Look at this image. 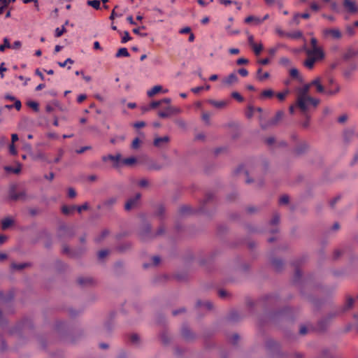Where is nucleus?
I'll return each mask as SVG.
<instances>
[{
  "mask_svg": "<svg viewBox=\"0 0 358 358\" xmlns=\"http://www.w3.org/2000/svg\"><path fill=\"white\" fill-rule=\"evenodd\" d=\"M310 48H304L307 58L303 62V65L308 69H313L315 64L322 61L325 57L323 48L318 45V41L316 38L313 37L310 39Z\"/></svg>",
  "mask_w": 358,
  "mask_h": 358,
  "instance_id": "obj_1",
  "label": "nucleus"
},
{
  "mask_svg": "<svg viewBox=\"0 0 358 358\" xmlns=\"http://www.w3.org/2000/svg\"><path fill=\"white\" fill-rule=\"evenodd\" d=\"M310 87V83L306 84L297 90L296 106L304 114H306L309 109V106L312 105L313 107H316L320 103L319 99H314L308 95Z\"/></svg>",
  "mask_w": 358,
  "mask_h": 358,
  "instance_id": "obj_2",
  "label": "nucleus"
},
{
  "mask_svg": "<svg viewBox=\"0 0 358 358\" xmlns=\"http://www.w3.org/2000/svg\"><path fill=\"white\" fill-rule=\"evenodd\" d=\"M9 197L10 199L17 201L19 199H25L26 193L24 191L20 192L18 193L16 192V185H13L10 187L9 189Z\"/></svg>",
  "mask_w": 358,
  "mask_h": 358,
  "instance_id": "obj_3",
  "label": "nucleus"
},
{
  "mask_svg": "<svg viewBox=\"0 0 358 358\" xmlns=\"http://www.w3.org/2000/svg\"><path fill=\"white\" fill-rule=\"evenodd\" d=\"M180 112L181 110L179 108L169 106L165 110L159 111L158 115L162 118H166L173 114L180 113Z\"/></svg>",
  "mask_w": 358,
  "mask_h": 358,
  "instance_id": "obj_4",
  "label": "nucleus"
},
{
  "mask_svg": "<svg viewBox=\"0 0 358 358\" xmlns=\"http://www.w3.org/2000/svg\"><path fill=\"white\" fill-rule=\"evenodd\" d=\"M170 142V138L168 136L156 137L154 139L153 145L157 148H164L166 147Z\"/></svg>",
  "mask_w": 358,
  "mask_h": 358,
  "instance_id": "obj_5",
  "label": "nucleus"
},
{
  "mask_svg": "<svg viewBox=\"0 0 358 358\" xmlns=\"http://www.w3.org/2000/svg\"><path fill=\"white\" fill-rule=\"evenodd\" d=\"M284 115V113L281 110H279L276 113L275 115L271 118L266 125L261 124L262 128L266 129L268 126H273L278 124V122L282 120Z\"/></svg>",
  "mask_w": 358,
  "mask_h": 358,
  "instance_id": "obj_6",
  "label": "nucleus"
},
{
  "mask_svg": "<svg viewBox=\"0 0 358 358\" xmlns=\"http://www.w3.org/2000/svg\"><path fill=\"white\" fill-rule=\"evenodd\" d=\"M141 195L140 193H137L134 197L130 198L127 203H125L124 208L126 210H130L133 208H134L140 199Z\"/></svg>",
  "mask_w": 358,
  "mask_h": 358,
  "instance_id": "obj_7",
  "label": "nucleus"
},
{
  "mask_svg": "<svg viewBox=\"0 0 358 358\" xmlns=\"http://www.w3.org/2000/svg\"><path fill=\"white\" fill-rule=\"evenodd\" d=\"M324 36H331L334 39H340L342 37V33L338 29H326L323 31Z\"/></svg>",
  "mask_w": 358,
  "mask_h": 358,
  "instance_id": "obj_8",
  "label": "nucleus"
},
{
  "mask_svg": "<svg viewBox=\"0 0 358 358\" xmlns=\"http://www.w3.org/2000/svg\"><path fill=\"white\" fill-rule=\"evenodd\" d=\"M343 6L348 12L351 13H355L358 10L355 1L343 0Z\"/></svg>",
  "mask_w": 358,
  "mask_h": 358,
  "instance_id": "obj_9",
  "label": "nucleus"
},
{
  "mask_svg": "<svg viewBox=\"0 0 358 358\" xmlns=\"http://www.w3.org/2000/svg\"><path fill=\"white\" fill-rule=\"evenodd\" d=\"M102 160L103 162H107L108 160H110L114 162V164H113L114 167H117L119 165V163L121 161V155L120 153H117L115 155H108L106 156H103Z\"/></svg>",
  "mask_w": 358,
  "mask_h": 358,
  "instance_id": "obj_10",
  "label": "nucleus"
},
{
  "mask_svg": "<svg viewBox=\"0 0 358 358\" xmlns=\"http://www.w3.org/2000/svg\"><path fill=\"white\" fill-rule=\"evenodd\" d=\"M208 103H209L213 107L219 109L224 108L228 104V101L225 100L216 101L214 99H209Z\"/></svg>",
  "mask_w": 358,
  "mask_h": 358,
  "instance_id": "obj_11",
  "label": "nucleus"
},
{
  "mask_svg": "<svg viewBox=\"0 0 358 358\" xmlns=\"http://www.w3.org/2000/svg\"><path fill=\"white\" fill-rule=\"evenodd\" d=\"M152 236L151 227L150 225H145L141 231V237L143 241H147Z\"/></svg>",
  "mask_w": 358,
  "mask_h": 358,
  "instance_id": "obj_12",
  "label": "nucleus"
},
{
  "mask_svg": "<svg viewBox=\"0 0 358 358\" xmlns=\"http://www.w3.org/2000/svg\"><path fill=\"white\" fill-rule=\"evenodd\" d=\"M275 92L271 90V89H266V90H263L260 95H259V98L261 99H271L273 98L274 96H275Z\"/></svg>",
  "mask_w": 358,
  "mask_h": 358,
  "instance_id": "obj_13",
  "label": "nucleus"
},
{
  "mask_svg": "<svg viewBox=\"0 0 358 358\" xmlns=\"http://www.w3.org/2000/svg\"><path fill=\"white\" fill-rule=\"evenodd\" d=\"M311 86H315L317 91L320 93L324 92V88L323 85L321 84L320 79L319 78H315L310 83Z\"/></svg>",
  "mask_w": 358,
  "mask_h": 358,
  "instance_id": "obj_14",
  "label": "nucleus"
},
{
  "mask_svg": "<svg viewBox=\"0 0 358 358\" xmlns=\"http://www.w3.org/2000/svg\"><path fill=\"white\" fill-rule=\"evenodd\" d=\"M238 81V77L235 73H230L224 80V83L228 85H231Z\"/></svg>",
  "mask_w": 358,
  "mask_h": 358,
  "instance_id": "obj_15",
  "label": "nucleus"
},
{
  "mask_svg": "<svg viewBox=\"0 0 358 358\" xmlns=\"http://www.w3.org/2000/svg\"><path fill=\"white\" fill-rule=\"evenodd\" d=\"M76 208H77V206L72 205V206H63L62 207V212L64 215H70L73 213V212L76 210Z\"/></svg>",
  "mask_w": 358,
  "mask_h": 358,
  "instance_id": "obj_16",
  "label": "nucleus"
},
{
  "mask_svg": "<svg viewBox=\"0 0 358 358\" xmlns=\"http://www.w3.org/2000/svg\"><path fill=\"white\" fill-rule=\"evenodd\" d=\"M270 74L268 72L262 73V68H259L257 71V79L259 81H264V80L268 78Z\"/></svg>",
  "mask_w": 358,
  "mask_h": 358,
  "instance_id": "obj_17",
  "label": "nucleus"
},
{
  "mask_svg": "<svg viewBox=\"0 0 358 358\" xmlns=\"http://www.w3.org/2000/svg\"><path fill=\"white\" fill-rule=\"evenodd\" d=\"M93 282V279L91 277H80L78 278V282L80 285H92Z\"/></svg>",
  "mask_w": 358,
  "mask_h": 358,
  "instance_id": "obj_18",
  "label": "nucleus"
},
{
  "mask_svg": "<svg viewBox=\"0 0 358 358\" xmlns=\"http://www.w3.org/2000/svg\"><path fill=\"white\" fill-rule=\"evenodd\" d=\"M162 90V87L161 85H155L150 90L148 91L147 94L149 97H152L156 94L160 92Z\"/></svg>",
  "mask_w": 358,
  "mask_h": 358,
  "instance_id": "obj_19",
  "label": "nucleus"
},
{
  "mask_svg": "<svg viewBox=\"0 0 358 358\" xmlns=\"http://www.w3.org/2000/svg\"><path fill=\"white\" fill-rule=\"evenodd\" d=\"M13 220L10 217H6L1 221V229L3 230L7 229L13 224Z\"/></svg>",
  "mask_w": 358,
  "mask_h": 358,
  "instance_id": "obj_20",
  "label": "nucleus"
},
{
  "mask_svg": "<svg viewBox=\"0 0 358 358\" xmlns=\"http://www.w3.org/2000/svg\"><path fill=\"white\" fill-rule=\"evenodd\" d=\"M308 148V145L306 143H301L300 145H299L296 149H295V152L298 154V155H300V154H302L304 152H306Z\"/></svg>",
  "mask_w": 358,
  "mask_h": 358,
  "instance_id": "obj_21",
  "label": "nucleus"
},
{
  "mask_svg": "<svg viewBox=\"0 0 358 358\" xmlns=\"http://www.w3.org/2000/svg\"><path fill=\"white\" fill-rule=\"evenodd\" d=\"M196 306L198 307L204 306L208 310H211L213 308V303L209 301H202L201 300L197 301Z\"/></svg>",
  "mask_w": 358,
  "mask_h": 358,
  "instance_id": "obj_22",
  "label": "nucleus"
},
{
  "mask_svg": "<svg viewBox=\"0 0 358 358\" xmlns=\"http://www.w3.org/2000/svg\"><path fill=\"white\" fill-rule=\"evenodd\" d=\"M129 53L126 48H120L115 54L116 57H129Z\"/></svg>",
  "mask_w": 358,
  "mask_h": 358,
  "instance_id": "obj_23",
  "label": "nucleus"
},
{
  "mask_svg": "<svg viewBox=\"0 0 358 358\" xmlns=\"http://www.w3.org/2000/svg\"><path fill=\"white\" fill-rule=\"evenodd\" d=\"M87 4L88 6H92V8H94L96 10H99V9H100L101 1H99V0H88L87 1Z\"/></svg>",
  "mask_w": 358,
  "mask_h": 358,
  "instance_id": "obj_24",
  "label": "nucleus"
},
{
  "mask_svg": "<svg viewBox=\"0 0 358 358\" xmlns=\"http://www.w3.org/2000/svg\"><path fill=\"white\" fill-rule=\"evenodd\" d=\"M356 69L357 66L355 64L351 65L348 69H346L344 71V76L346 78H349Z\"/></svg>",
  "mask_w": 358,
  "mask_h": 358,
  "instance_id": "obj_25",
  "label": "nucleus"
},
{
  "mask_svg": "<svg viewBox=\"0 0 358 358\" xmlns=\"http://www.w3.org/2000/svg\"><path fill=\"white\" fill-rule=\"evenodd\" d=\"M4 169L7 172H11V173L17 174L21 171V166L19 164L17 167H15V168L12 167V166H7L4 167Z\"/></svg>",
  "mask_w": 358,
  "mask_h": 358,
  "instance_id": "obj_26",
  "label": "nucleus"
},
{
  "mask_svg": "<svg viewBox=\"0 0 358 358\" xmlns=\"http://www.w3.org/2000/svg\"><path fill=\"white\" fill-rule=\"evenodd\" d=\"M121 162L124 165L131 166L136 162V159L134 157H131L122 159Z\"/></svg>",
  "mask_w": 358,
  "mask_h": 358,
  "instance_id": "obj_27",
  "label": "nucleus"
},
{
  "mask_svg": "<svg viewBox=\"0 0 358 358\" xmlns=\"http://www.w3.org/2000/svg\"><path fill=\"white\" fill-rule=\"evenodd\" d=\"M252 22H255L257 24H260V23L262 22V20H261L260 18H259L257 17L252 16V15H250V16L247 17L245 19V23L248 24V23H250Z\"/></svg>",
  "mask_w": 358,
  "mask_h": 358,
  "instance_id": "obj_28",
  "label": "nucleus"
},
{
  "mask_svg": "<svg viewBox=\"0 0 358 358\" xmlns=\"http://www.w3.org/2000/svg\"><path fill=\"white\" fill-rule=\"evenodd\" d=\"M303 36V34L301 31H296L292 33H289L287 34V37L294 39H298L301 38Z\"/></svg>",
  "mask_w": 358,
  "mask_h": 358,
  "instance_id": "obj_29",
  "label": "nucleus"
},
{
  "mask_svg": "<svg viewBox=\"0 0 358 358\" xmlns=\"http://www.w3.org/2000/svg\"><path fill=\"white\" fill-rule=\"evenodd\" d=\"M11 48V45L10 43L8 38H4L3 43L0 45V51L4 52L6 48Z\"/></svg>",
  "mask_w": 358,
  "mask_h": 358,
  "instance_id": "obj_30",
  "label": "nucleus"
},
{
  "mask_svg": "<svg viewBox=\"0 0 358 358\" xmlns=\"http://www.w3.org/2000/svg\"><path fill=\"white\" fill-rule=\"evenodd\" d=\"M272 264L277 271H279L282 268L283 264L280 259H275L273 260Z\"/></svg>",
  "mask_w": 358,
  "mask_h": 358,
  "instance_id": "obj_31",
  "label": "nucleus"
},
{
  "mask_svg": "<svg viewBox=\"0 0 358 358\" xmlns=\"http://www.w3.org/2000/svg\"><path fill=\"white\" fill-rule=\"evenodd\" d=\"M252 48L254 52L256 55H259L263 50V45L261 43L260 44H255L254 45L252 46Z\"/></svg>",
  "mask_w": 358,
  "mask_h": 358,
  "instance_id": "obj_32",
  "label": "nucleus"
},
{
  "mask_svg": "<svg viewBox=\"0 0 358 358\" xmlns=\"http://www.w3.org/2000/svg\"><path fill=\"white\" fill-rule=\"evenodd\" d=\"M340 91V87L338 84H335V87L334 89H329L328 90L326 93L327 94H330V95H332V94H335L336 93H338V92Z\"/></svg>",
  "mask_w": 358,
  "mask_h": 358,
  "instance_id": "obj_33",
  "label": "nucleus"
},
{
  "mask_svg": "<svg viewBox=\"0 0 358 358\" xmlns=\"http://www.w3.org/2000/svg\"><path fill=\"white\" fill-rule=\"evenodd\" d=\"M254 113H255V107H253L252 106H249L248 107V110L245 113L246 117L250 119L254 115Z\"/></svg>",
  "mask_w": 358,
  "mask_h": 358,
  "instance_id": "obj_34",
  "label": "nucleus"
},
{
  "mask_svg": "<svg viewBox=\"0 0 358 358\" xmlns=\"http://www.w3.org/2000/svg\"><path fill=\"white\" fill-rule=\"evenodd\" d=\"M27 266V264H15V263H13L11 264V268L13 269L22 270L24 268H25Z\"/></svg>",
  "mask_w": 358,
  "mask_h": 358,
  "instance_id": "obj_35",
  "label": "nucleus"
},
{
  "mask_svg": "<svg viewBox=\"0 0 358 358\" xmlns=\"http://www.w3.org/2000/svg\"><path fill=\"white\" fill-rule=\"evenodd\" d=\"M279 64L285 66H288L290 64V60L287 57H283L280 59Z\"/></svg>",
  "mask_w": 358,
  "mask_h": 358,
  "instance_id": "obj_36",
  "label": "nucleus"
},
{
  "mask_svg": "<svg viewBox=\"0 0 358 358\" xmlns=\"http://www.w3.org/2000/svg\"><path fill=\"white\" fill-rule=\"evenodd\" d=\"M192 211V209L191 208V207L187 206H182L180 208V213L182 215L189 213Z\"/></svg>",
  "mask_w": 358,
  "mask_h": 358,
  "instance_id": "obj_37",
  "label": "nucleus"
},
{
  "mask_svg": "<svg viewBox=\"0 0 358 358\" xmlns=\"http://www.w3.org/2000/svg\"><path fill=\"white\" fill-rule=\"evenodd\" d=\"M201 118L207 124H210V114L209 113L203 112Z\"/></svg>",
  "mask_w": 358,
  "mask_h": 358,
  "instance_id": "obj_38",
  "label": "nucleus"
},
{
  "mask_svg": "<svg viewBox=\"0 0 358 358\" xmlns=\"http://www.w3.org/2000/svg\"><path fill=\"white\" fill-rule=\"evenodd\" d=\"M161 101H152L150 104V106H148V108H145V110H148L150 108H156L157 107L161 105Z\"/></svg>",
  "mask_w": 358,
  "mask_h": 358,
  "instance_id": "obj_39",
  "label": "nucleus"
},
{
  "mask_svg": "<svg viewBox=\"0 0 358 358\" xmlns=\"http://www.w3.org/2000/svg\"><path fill=\"white\" fill-rule=\"evenodd\" d=\"M288 94V91H285L284 92H279V93H277L275 94V96H276V97L280 101H282L285 100L286 96Z\"/></svg>",
  "mask_w": 358,
  "mask_h": 358,
  "instance_id": "obj_40",
  "label": "nucleus"
},
{
  "mask_svg": "<svg viewBox=\"0 0 358 358\" xmlns=\"http://www.w3.org/2000/svg\"><path fill=\"white\" fill-rule=\"evenodd\" d=\"M281 46L280 44L277 45L275 47L271 48L268 50V52L271 56H273L275 55L278 48Z\"/></svg>",
  "mask_w": 358,
  "mask_h": 358,
  "instance_id": "obj_41",
  "label": "nucleus"
},
{
  "mask_svg": "<svg viewBox=\"0 0 358 358\" xmlns=\"http://www.w3.org/2000/svg\"><path fill=\"white\" fill-rule=\"evenodd\" d=\"M353 303H354V299L352 297H349L347 299L346 303L344 307V310H345L350 309L352 306Z\"/></svg>",
  "mask_w": 358,
  "mask_h": 358,
  "instance_id": "obj_42",
  "label": "nucleus"
},
{
  "mask_svg": "<svg viewBox=\"0 0 358 358\" xmlns=\"http://www.w3.org/2000/svg\"><path fill=\"white\" fill-rule=\"evenodd\" d=\"M109 253L108 250H101L98 253V257L99 259H103L105 258Z\"/></svg>",
  "mask_w": 358,
  "mask_h": 358,
  "instance_id": "obj_43",
  "label": "nucleus"
},
{
  "mask_svg": "<svg viewBox=\"0 0 358 358\" xmlns=\"http://www.w3.org/2000/svg\"><path fill=\"white\" fill-rule=\"evenodd\" d=\"M66 31V29L64 27H62V28L57 27L55 29V36L56 37H60L63 35V34Z\"/></svg>",
  "mask_w": 358,
  "mask_h": 358,
  "instance_id": "obj_44",
  "label": "nucleus"
},
{
  "mask_svg": "<svg viewBox=\"0 0 358 358\" xmlns=\"http://www.w3.org/2000/svg\"><path fill=\"white\" fill-rule=\"evenodd\" d=\"M141 141L138 138H136L133 140L131 143V148L138 149L140 146Z\"/></svg>",
  "mask_w": 358,
  "mask_h": 358,
  "instance_id": "obj_45",
  "label": "nucleus"
},
{
  "mask_svg": "<svg viewBox=\"0 0 358 358\" xmlns=\"http://www.w3.org/2000/svg\"><path fill=\"white\" fill-rule=\"evenodd\" d=\"M88 208H89L88 203H85L84 204H83L81 206H77V208H76V210H77L79 213H80L83 210H87Z\"/></svg>",
  "mask_w": 358,
  "mask_h": 358,
  "instance_id": "obj_46",
  "label": "nucleus"
},
{
  "mask_svg": "<svg viewBox=\"0 0 358 358\" xmlns=\"http://www.w3.org/2000/svg\"><path fill=\"white\" fill-rule=\"evenodd\" d=\"M231 96L239 102H242L243 101V97L238 92H232Z\"/></svg>",
  "mask_w": 358,
  "mask_h": 358,
  "instance_id": "obj_47",
  "label": "nucleus"
},
{
  "mask_svg": "<svg viewBox=\"0 0 358 358\" xmlns=\"http://www.w3.org/2000/svg\"><path fill=\"white\" fill-rule=\"evenodd\" d=\"M74 62L71 58L66 59L64 62H58V65L60 67H65L68 64H72Z\"/></svg>",
  "mask_w": 358,
  "mask_h": 358,
  "instance_id": "obj_48",
  "label": "nucleus"
},
{
  "mask_svg": "<svg viewBox=\"0 0 358 358\" xmlns=\"http://www.w3.org/2000/svg\"><path fill=\"white\" fill-rule=\"evenodd\" d=\"M289 75L293 78H298L299 76V71L295 68L292 69L289 71Z\"/></svg>",
  "mask_w": 358,
  "mask_h": 358,
  "instance_id": "obj_49",
  "label": "nucleus"
},
{
  "mask_svg": "<svg viewBox=\"0 0 358 358\" xmlns=\"http://www.w3.org/2000/svg\"><path fill=\"white\" fill-rule=\"evenodd\" d=\"M275 32L281 37H287L288 32L284 31L280 27H278L275 28Z\"/></svg>",
  "mask_w": 358,
  "mask_h": 358,
  "instance_id": "obj_50",
  "label": "nucleus"
},
{
  "mask_svg": "<svg viewBox=\"0 0 358 358\" xmlns=\"http://www.w3.org/2000/svg\"><path fill=\"white\" fill-rule=\"evenodd\" d=\"M280 221V216L278 214H275L271 220V224L275 225L277 224Z\"/></svg>",
  "mask_w": 358,
  "mask_h": 358,
  "instance_id": "obj_51",
  "label": "nucleus"
},
{
  "mask_svg": "<svg viewBox=\"0 0 358 358\" xmlns=\"http://www.w3.org/2000/svg\"><path fill=\"white\" fill-rule=\"evenodd\" d=\"M130 341L132 343H138V341H139V337L137 334H133L130 336Z\"/></svg>",
  "mask_w": 358,
  "mask_h": 358,
  "instance_id": "obj_52",
  "label": "nucleus"
},
{
  "mask_svg": "<svg viewBox=\"0 0 358 358\" xmlns=\"http://www.w3.org/2000/svg\"><path fill=\"white\" fill-rule=\"evenodd\" d=\"M28 106L34 110H38V103L35 101H30L28 103Z\"/></svg>",
  "mask_w": 358,
  "mask_h": 358,
  "instance_id": "obj_53",
  "label": "nucleus"
},
{
  "mask_svg": "<svg viewBox=\"0 0 358 358\" xmlns=\"http://www.w3.org/2000/svg\"><path fill=\"white\" fill-rule=\"evenodd\" d=\"M289 202V197L287 195L282 196L279 199L280 204H287Z\"/></svg>",
  "mask_w": 358,
  "mask_h": 358,
  "instance_id": "obj_54",
  "label": "nucleus"
},
{
  "mask_svg": "<svg viewBox=\"0 0 358 358\" xmlns=\"http://www.w3.org/2000/svg\"><path fill=\"white\" fill-rule=\"evenodd\" d=\"M182 334L183 337L185 338L186 339H189L191 338V334L189 331L186 328H184L182 329Z\"/></svg>",
  "mask_w": 358,
  "mask_h": 358,
  "instance_id": "obj_55",
  "label": "nucleus"
},
{
  "mask_svg": "<svg viewBox=\"0 0 358 358\" xmlns=\"http://www.w3.org/2000/svg\"><path fill=\"white\" fill-rule=\"evenodd\" d=\"M131 36H129V34L128 31H125L124 32V35L123 36V37L122 38V41L121 42L122 43H127V41H129V40H131Z\"/></svg>",
  "mask_w": 358,
  "mask_h": 358,
  "instance_id": "obj_56",
  "label": "nucleus"
},
{
  "mask_svg": "<svg viewBox=\"0 0 358 358\" xmlns=\"http://www.w3.org/2000/svg\"><path fill=\"white\" fill-rule=\"evenodd\" d=\"M249 62L248 59H245V58H239L236 60V64L238 65H243V64H247Z\"/></svg>",
  "mask_w": 358,
  "mask_h": 358,
  "instance_id": "obj_57",
  "label": "nucleus"
},
{
  "mask_svg": "<svg viewBox=\"0 0 358 358\" xmlns=\"http://www.w3.org/2000/svg\"><path fill=\"white\" fill-rule=\"evenodd\" d=\"M68 196L70 198H74L76 196V190L72 187L69 188L68 189Z\"/></svg>",
  "mask_w": 358,
  "mask_h": 358,
  "instance_id": "obj_58",
  "label": "nucleus"
},
{
  "mask_svg": "<svg viewBox=\"0 0 358 358\" xmlns=\"http://www.w3.org/2000/svg\"><path fill=\"white\" fill-rule=\"evenodd\" d=\"M9 152L13 155H17V150H16L15 146L14 144L11 143L9 145Z\"/></svg>",
  "mask_w": 358,
  "mask_h": 358,
  "instance_id": "obj_59",
  "label": "nucleus"
},
{
  "mask_svg": "<svg viewBox=\"0 0 358 358\" xmlns=\"http://www.w3.org/2000/svg\"><path fill=\"white\" fill-rule=\"evenodd\" d=\"M90 149H91L90 146H84V147L80 148V149L76 150V152L78 154H82V153L85 152V151L90 150Z\"/></svg>",
  "mask_w": 358,
  "mask_h": 358,
  "instance_id": "obj_60",
  "label": "nucleus"
},
{
  "mask_svg": "<svg viewBox=\"0 0 358 358\" xmlns=\"http://www.w3.org/2000/svg\"><path fill=\"white\" fill-rule=\"evenodd\" d=\"M299 17H300L299 13L295 14L293 17V19H292V21L291 23H294L296 24H299L300 23Z\"/></svg>",
  "mask_w": 358,
  "mask_h": 358,
  "instance_id": "obj_61",
  "label": "nucleus"
},
{
  "mask_svg": "<svg viewBox=\"0 0 358 358\" xmlns=\"http://www.w3.org/2000/svg\"><path fill=\"white\" fill-rule=\"evenodd\" d=\"M21 46H22V43L20 41H15L11 45L10 48L20 49L21 48Z\"/></svg>",
  "mask_w": 358,
  "mask_h": 358,
  "instance_id": "obj_62",
  "label": "nucleus"
},
{
  "mask_svg": "<svg viewBox=\"0 0 358 358\" xmlns=\"http://www.w3.org/2000/svg\"><path fill=\"white\" fill-rule=\"evenodd\" d=\"M348 120V115L346 114H343L342 115H341L340 117H338V122L339 123H344L347 121Z\"/></svg>",
  "mask_w": 358,
  "mask_h": 358,
  "instance_id": "obj_63",
  "label": "nucleus"
},
{
  "mask_svg": "<svg viewBox=\"0 0 358 358\" xmlns=\"http://www.w3.org/2000/svg\"><path fill=\"white\" fill-rule=\"evenodd\" d=\"M238 73L243 77H246L248 75V71L246 69H240Z\"/></svg>",
  "mask_w": 358,
  "mask_h": 358,
  "instance_id": "obj_64",
  "label": "nucleus"
}]
</instances>
